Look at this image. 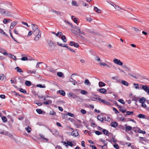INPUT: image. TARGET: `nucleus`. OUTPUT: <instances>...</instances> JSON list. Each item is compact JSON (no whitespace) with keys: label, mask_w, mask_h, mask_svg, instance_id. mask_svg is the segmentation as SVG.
I'll use <instances>...</instances> for the list:
<instances>
[{"label":"nucleus","mask_w":149,"mask_h":149,"mask_svg":"<svg viewBox=\"0 0 149 149\" xmlns=\"http://www.w3.org/2000/svg\"><path fill=\"white\" fill-rule=\"evenodd\" d=\"M90 147L92 148V149H97L96 147L94 145H90Z\"/></svg>","instance_id":"774afa93"},{"label":"nucleus","mask_w":149,"mask_h":149,"mask_svg":"<svg viewBox=\"0 0 149 149\" xmlns=\"http://www.w3.org/2000/svg\"><path fill=\"white\" fill-rule=\"evenodd\" d=\"M101 102L104 104H107V105H110V102H109L107 101H105L104 100L102 99L101 100Z\"/></svg>","instance_id":"473e14b6"},{"label":"nucleus","mask_w":149,"mask_h":149,"mask_svg":"<svg viewBox=\"0 0 149 149\" xmlns=\"http://www.w3.org/2000/svg\"><path fill=\"white\" fill-rule=\"evenodd\" d=\"M139 99V98L138 97H136L135 96H134L132 99V101H135L136 102Z\"/></svg>","instance_id":"8fccbe9b"},{"label":"nucleus","mask_w":149,"mask_h":149,"mask_svg":"<svg viewBox=\"0 0 149 149\" xmlns=\"http://www.w3.org/2000/svg\"><path fill=\"white\" fill-rule=\"evenodd\" d=\"M95 133L96 134L99 135L100 134H102V132L98 131H95Z\"/></svg>","instance_id":"680f3d73"},{"label":"nucleus","mask_w":149,"mask_h":149,"mask_svg":"<svg viewBox=\"0 0 149 149\" xmlns=\"http://www.w3.org/2000/svg\"><path fill=\"white\" fill-rule=\"evenodd\" d=\"M145 115L140 114L138 116V117L140 118H145Z\"/></svg>","instance_id":"ea45409f"},{"label":"nucleus","mask_w":149,"mask_h":149,"mask_svg":"<svg viewBox=\"0 0 149 149\" xmlns=\"http://www.w3.org/2000/svg\"><path fill=\"white\" fill-rule=\"evenodd\" d=\"M31 26L32 27L33 31L38 30V26L35 24H32Z\"/></svg>","instance_id":"4468645a"},{"label":"nucleus","mask_w":149,"mask_h":149,"mask_svg":"<svg viewBox=\"0 0 149 149\" xmlns=\"http://www.w3.org/2000/svg\"><path fill=\"white\" fill-rule=\"evenodd\" d=\"M72 5L73 6H78V5L77 4V3L75 1H72Z\"/></svg>","instance_id":"864d4df0"},{"label":"nucleus","mask_w":149,"mask_h":149,"mask_svg":"<svg viewBox=\"0 0 149 149\" xmlns=\"http://www.w3.org/2000/svg\"><path fill=\"white\" fill-rule=\"evenodd\" d=\"M0 134L5 135H8L9 134V132H4L3 131H2V130L0 129Z\"/></svg>","instance_id":"b1692460"},{"label":"nucleus","mask_w":149,"mask_h":149,"mask_svg":"<svg viewBox=\"0 0 149 149\" xmlns=\"http://www.w3.org/2000/svg\"><path fill=\"white\" fill-rule=\"evenodd\" d=\"M52 11L53 13H56L57 15H60L61 14V13L59 11H57L55 10H52Z\"/></svg>","instance_id":"13d9d810"},{"label":"nucleus","mask_w":149,"mask_h":149,"mask_svg":"<svg viewBox=\"0 0 149 149\" xmlns=\"http://www.w3.org/2000/svg\"><path fill=\"white\" fill-rule=\"evenodd\" d=\"M36 70H29L28 71V73L30 74H36Z\"/></svg>","instance_id":"37998d69"},{"label":"nucleus","mask_w":149,"mask_h":149,"mask_svg":"<svg viewBox=\"0 0 149 149\" xmlns=\"http://www.w3.org/2000/svg\"><path fill=\"white\" fill-rule=\"evenodd\" d=\"M94 10L97 13H101V10L99 9H98L97 7H95L94 8Z\"/></svg>","instance_id":"f3484780"},{"label":"nucleus","mask_w":149,"mask_h":149,"mask_svg":"<svg viewBox=\"0 0 149 149\" xmlns=\"http://www.w3.org/2000/svg\"><path fill=\"white\" fill-rule=\"evenodd\" d=\"M134 131V132H137L139 133H142L143 134H145L146 133L145 131H142V130H141L140 129L139 127H138L137 128V131L135 130Z\"/></svg>","instance_id":"0eeeda50"},{"label":"nucleus","mask_w":149,"mask_h":149,"mask_svg":"<svg viewBox=\"0 0 149 149\" xmlns=\"http://www.w3.org/2000/svg\"><path fill=\"white\" fill-rule=\"evenodd\" d=\"M84 84L85 85L90 86L91 84V83L89 82V80L88 79H86L84 81Z\"/></svg>","instance_id":"a211bd4d"},{"label":"nucleus","mask_w":149,"mask_h":149,"mask_svg":"<svg viewBox=\"0 0 149 149\" xmlns=\"http://www.w3.org/2000/svg\"><path fill=\"white\" fill-rule=\"evenodd\" d=\"M98 120L101 121L102 122L104 123V118L102 115H99L97 116Z\"/></svg>","instance_id":"1a4fd4ad"},{"label":"nucleus","mask_w":149,"mask_h":149,"mask_svg":"<svg viewBox=\"0 0 149 149\" xmlns=\"http://www.w3.org/2000/svg\"><path fill=\"white\" fill-rule=\"evenodd\" d=\"M112 79L114 80H115L118 82H120V80L118 79V77L117 76L113 77H112Z\"/></svg>","instance_id":"a878e982"},{"label":"nucleus","mask_w":149,"mask_h":149,"mask_svg":"<svg viewBox=\"0 0 149 149\" xmlns=\"http://www.w3.org/2000/svg\"><path fill=\"white\" fill-rule=\"evenodd\" d=\"M103 133L108 136H112V134L111 133L109 132V131L106 129H104L102 130Z\"/></svg>","instance_id":"f03ea898"},{"label":"nucleus","mask_w":149,"mask_h":149,"mask_svg":"<svg viewBox=\"0 0 149 149\" xmlns=\"http://www.w3.org/2000/svg\"><path fill=\"white\" fill-rule=\"evenodd\" d=\"M61 39L63 40L64 42H66V37L64 35H61Z\"/></svg>","instance_id":"5701e85b"},{"label":"nucleus","mask_w":149,"mask_h":149,"mask_svg":"<svg viewBox=\"0 0 149 149\" xmlns=\"http://www.w3.org/2000/svg\"><path fill=\"white\" fill-rule=\"evenodd\" d=\"M36 111L39 114H41L42 113V111L40 109H36Z\"/></svg>","instance_id":"c03bdc74"},{"label":"nucleus","mask_w":149,"mask_h":149,"mask_svg":"<svg viewBox=\"0 0 149 149\" xmlns=\"http://www.w3.org/2000/svg\"><path fill=\"white\" fill-rule=\"evenodd\" d=\"M57 45L60 46L62 47H65L67 48V47L68 45L67 44H61L59 43L58 42H57Z\"/></svg>","instance_id":"bb28decb"},{"label":"nucleus","mask_w":149,"mask_h":149,"mask_svg":"<svg viewBox=\"0 0 149 149\" xmlns=\"http://www.w3.org/2000/svg\"><path fill=\"white\" fill-rule=\"evenodd\" d=\"M14 33H15L18 35V36H21V35L19 34L18 33V31H17V30L16 29H15L14 30Z\"/></svg>","instance_id":"e2e57ef3"},{"label":"nucleus","mask_w":149,"mask_h":149,"mask_svg":"<svg viewBox=\"0 0 149 149\" xmlns=\"http://www.w3.org/2000/svg\"><path fill=\"white\" fill-rule=\"evenodd\" d=\"M41 33L40 32V33L36 35V36L34 39L35 40L38 41L39 40V38H41Z\"/></svg>","instance_id":"9d476101"},{"label":"nucleus","mask_w":149,"mask_h":149,"mask_svg":"<svg viewBox=\"0 0 149 149\" xmlns=\"http://www.w3.org/2000/svg\"><path fill=\"white\" fill-rule=\"evenodd\" d=\"M118 127L121 130H124L125 129V127L121 125H120L118 126Z\"/></svg>","instance_id":"3c124183"},{"label":"nucleus","mask_w":149,"mask_h":149,"mask_svg":"<svg viewBox=\"0 0 149 149\" xmlns=\"http://www.w3.org/2000/svg\"><path fill=\"white\" fill-rule=\"evenodd\" d=\"M142 88L149 95V86L146 85H142Z\"/></svg>","instance_id":"7ed1b4c3"},{"label":"nucleus","mask_w":149,"mask_h":149,"mask_svg":"<svg viewBox=\"0 0 149 149\" xmlns=\"http://www.w3.org/2000/svg\"><path fill=\"white\" fill-rule=\"evenodd\" d=\"M118 123L116 122H112L111 123L110 126L111 127L116 128L118 126Z\"/></svg>","instance_id":"f8f14e48"},{"label":"nucleus","mask_w":149,"mask_h":149,"mask_svg":"<svg viewBox=\"0 0 149 149\" xmlns=\"http://www.w3.org/2000/svg\"><path fill=\"white\" fill-rule=\"evenodd\" d=\"M67 48L70 50V51L72 52H73L74 53H75V50H73L72 49L71 47H70L68 46L67 47Z\"/></svg>","instance_id":"09e8293b"},{"label":"nucleus","mask_w":149,"mask_h":149,"mask_svg":"<svg viewBox=\"0 0 149 149\" xmlns=\"http://www.w3.org/2000/svg\"><path fill=\"white\" fill-rule=\"evenodd\" d=\"M57 75L60 77H62L63 75V74L61 72H58L57 73Z\"/></svg>","instance_id":"49530a36"},{"label":"nucleus","mask_w":149,"mask_h":149,"mask_svg":"<svg viewBox=\"0 0 149 149\" xmlns=\"http://www.w3.org/2000/svg\"><path fill=\"white\" fill-rule=\"evenodd\" d=\"M37 87H40V88H45L46 87V86L45 84L42 85L41 84H38L36 85Z\"/></svg>","instance_id":"c9c22d12"},{"label":"nucleus","mask_w":149,"mask_h":149,"mask_svg":"<svg viewBox=\"0 0 149 149\" xmlns=\"http://www.w3.org/2000/svg\"><path fill=\"white\" fill-rule=\"evenodd\" d=\"M71 135L73 136H74L75 137H76L78 135H79L77 130H75L72 131L71 133Z\"/></svg>","instance_id":"39448f33"},{"label":"nucleus","mask_w":149,"mask_h":149,"mask_svg":"<svg viewBox=\"0 0 149 149\" xmlns=\"http://www.w3.org/2000/svg\"><path fill=\"white\" fill-rule=\"evenodd\" d=\"M134 114V113L133 111H127L126 112V114L125 115V116H126V115H132Z\"/></svg>","instance_id":"e433bc0d"},{"label":"nucleus","mask_w":149,"mask_h":149,"mask_svg":"<svg viewBox=\"0 0 149 149\" xmlns=\"http://www.w3.org/2000/svg\"><path fill=\"white\" fill-rule=\"evenodd\" d=\"M121 82L125 86H128L129 85L128 83L125 80H122Z\"/></svg>","instance_id":"2f4dec72"},{"label":"nucleus","mask_w":149,"mask_h":149,"mask_svg":"<svg viewBox=\"0 0 149 149\" xmlns=\"http://www.w3.org/2000/svg\"><path fill=\"white\" fill-rule=\"evenodd\" d=\"M17 24V22L15 21H13L11 23V25L14 27Z\"/></svg>","instance_id":"603ef678"},{"label":"nucleus","mask_w":149,"mask_h":149,"mask_svg":"<svg viewBox=\"0 0 149 149\" xmlns=\"http://www.w3.org/2000/svg\"><path fill=\"white\" fill-rule=\"evenodd\" d=\"M73 46L76 48H78L79 47V45L78 43L74 42Z\"/></svg>","instance_id":"0e129e2a"},{"label":"nucleus","mask_w":149,"mask_h":149,"mask_svg":"<svg viewBox=\"0 0 149 149\" xmlns=\"http://www.w3.org/2000/svg\"><path fill=\"white\" fill-rule=\"evenodd\" d=\"M81 93L82 94L85 95L87 94V92L85 90H82L81 91Z\"/></svg>","instance_id":"69168bd1"},{"label":"nucleus","mask_w":149,"mask_h":149,"mask_svg":"<svg viewBox=\"0 0 149 149\" xmlns=\"http://www.w3.org/2000/svg\"><path fill=\"white\" fill-rule=\"evenodd\" d=\"M15 69L17 70V71L18 72H22L23 71L21 70L20 68L19 67H17L15 68Z\"/></svg>","instance_id":"f704fd0d"},{"label":"nucleus","mask_w":149,"mask_h":149,"mask_svg":"<svg viewBox=\"0 0 149 149\" xmlns=\"http://www.w3.org/2000/svg\"><path fill=\"white\" fill-rule=\"evenodd\" d=\"M49 114L52 115H56V113L53 110L50 111L49 113Z\"/></svg>","instance_id":"5fc2aeb1"},{"label":"nucleus","mask_w":149,"mask_h":149,"mask_svg":"<svg viewBox=\"0 0 149 149\" xmlns=\"http://www.w3.org/2000/svg\"><path fill=\"white\" fill-rule=\"evenodd\" d=\"M115 6H114V8H115L117 10H124L125 11H126L129 13V12L127 10H125L123 8H120L119 6L118 5H116L115 4H114Z\"/></svg>","instance_id":"9b49d317"},{"label":"nucleus","mask_w":149,"mask_h":149,"mask_svg":"<svg viewBox=\"0 0 149 149\" xmlns=\"http://www.w3.org/2000/svg\"><path fill=\"white\" fill-rule=\"evenodd\" d=\"M58 93L63 96H65V91L63 90H59L58 91Z\"/></svg>","instance_id":"c756f323"},{"label":"nucleus","mask_w":149,"mask_h":149,"mask_svg":"<svg viewBox=\"0 0 149 149\" xmlns=\"http://www.w3.org/2000/svg\"><path fill=\"white\" fill-rule=\"evenodd\" d=\"M31 84V81H26L25 82V84L27 86H30Z\"/></svg>","instance_id":"4c0bfd02"},{"label":"nucleus","mask_w":149,"mask_h":149,"mask_svg":"<svg viewBox=\"0 0 149 149\" xmlns=\"http://www.w3.org/2000/svg\"><path fill=\"white\" fill-rule=\"evenodd\" d=\"M73 143H75V145H74L72 143V142L69 141H67V143L68 144V146L69 145L71 147H73L74 146H75L76 145V143H75L74 142V141L73 142Z\"/></svg>","instance_id":"2eb2a0df"},{"label":"nucleus","mask_w":149,"mask_h":149,"mask_svg":"<svg viewBox=\"0 0 149 149\" xmlns=\"http://www.w3.org/2000/svg\"><path fill=\"white\" fill-rule=\"evenodd\" d=\"M5 10L3 8H0V13L3 15L5 13Z\"/></svg>","instance_id":"7c9ffc66"},{"label":"nucleus","mask_w":149,"mask_h":149,"mask_svg":"<svg viewBox=\"0 0 149 149\" xmlns=\"http://www.w3.org/2000/svg\"><path fill=\"white\" fill-rule=\"evenodd\" d=\"M18 79L19 80V82L21 84H23L24 82V79L21 77H18Z\"/></svg>","instance_id":"dca6fc26"},{"label":"nucleus","mask_w":149,"mask_h":149,"mask_svg":"<svg viewBox=\"0 0 149 149\" xmlns=\"http://www.w3.org/2000/svg\"><path fill=\"white\" fill-rule=\"evenodd\" d=\"M114 147L116 149H119V146L118 144L117 143H115L113 145Z\"/></svg>","instance_id":"6e6d98bb"},{"label":"nucleus","mask_w":149,"mask_h":149,"mask_svg":"<svg viewBox=\"0 0 149 149\" xmlns=\"http://www.w3.org/2000/svg\"><path fill=\"white\" fill-rule=\"evenodd\" d=\"M113 62L115 63L120 65L121 66L123 65V63L120 60L116 58H115L113 59Z\"/></svg>","instance_id":"20e7f679"},{"label":"nucleus","mask_w":149,"mask_h":149,"mask_svg":"<svg viewBox=\"0 0 149 149\" xmlns=\"http://www.w3.org/2000/svg\"><path fill=\"white\" fill-rule=\"evenodd\" d=\"M54 132L53 134L56 136H57L58 135V134H59V133H58V131L55 129H54Z\"/></svg>","instance_id":"4be33fe9"},{"label":"nucleus","mask_w":149,"mask_h":149,"mask_svg":"<svg viewBox=\"0 0 149 149\" xmlns=\"http://www.w3.org/2000/svg\"><path fill=\"white\" fill-rule=\"evenodd\" d=\"M25 130L28 133H30L31 131V127L29 126H28L25 128Z\"/></svg>","instance_id":"412c9836"},{"label":"nucleus","mask_w":149,"mask_h":149,"mask_svg":"<svg viewBox=\"0 0 149 149\" xmlns=\"http://www.w3.org/2000/svg\"><path fill=\"white\" fill-rule=\"evenodd\" d=\"M132 128L131 127L127 126H126L125 128V132H127V131H129L131 130H132Z\"/></svg>","instance_id":"6ab92c4d"},{"label":"nucleus","mask_w":149,"mask_h":149,"mask_svg":"<svg viewBox=\"0 0 149 149\" xmlns=\"http://www.w3.org/2000/svg\"><path fill=\"white\" fill-rule=\"evenodd\" d=\"M51 33L52 34L55 35L59 37H60V36H61L63 34V33L61 32L60 31H58L57 33H56L54 31H52Z\"/></svg>","instance_id":"6e6552de"},{"label":"nucleus","mask_w":149,"mask_h":149,"mask_svg":"<svg viewBox=\"0 0 149 149\" xmlns=\"http://www.w3.org/2000/svg\"><path fill=\"white\" fill-rule=\"evenodd\" d=\"M69 80L70 81L73 83V84L74 85H75V83H77V82L75 80H74L72 78H71L69 79Z\"/></svg>","instance_id":"79ce46f5"},{"label":"nucleus","mask_w":149,"mask_h":149,"mask_svg":"<svg viewBox=\"0 0 149 149\" xmlns=\"http://www.w3.org/2000/svg\"><path fill=\"white\" fill-rule=\"evenodd\" d=\"M2 119L4 123L6 122L7 120V118L5 116H3L2 117Z\"/></svg>","instance_id":"a18cd8bd"},{"label":"nucleus","mask_w":149,"mask_h":149,"mask_svg":"<svg viewBox=\"0 0 149 149\" xmlns=\"http://www.w3.org/2000/svg\"><path fill=\"white\" fill-rule=\"evenodd\" d=\"M118 101L119 102L123 104H125V102L122 99H119Z\"/></svg>","instance_id":"bf43d9fd"},{"label":"nucleus","mask_w":149,"mask_h":149,"mask_svg":"<svg viewBox=\"0 0 149 149\" xmlns=\"http://www.w3.org/2000/svg\"><path fill=\"white\" fill-rule=\"evenodd\" d=\"M19 91L20 92L24 93H26V91L25 90L22 88H19Z\"/></svg>","instance_id":"de8ad7c7"},{"label":"nucleus","mask_w":149,"mask_h":149,"mask_svg":"<svg viewBox=\"0 0 149 149\" xmlns=\"http://www.w3.org/2000/svg\"><path fill=\"white\" fill-rule=\"evenodd\" d=\"M145 101H146L145 98L144 97H143L139 99V102L140 103H144V102Z\"/></svg>","instance_id":"aec40b11"},{"label":"nucleus","mask_w":149,"mask_h":149,"mask_svg":"<svg viewBox=\"0 0 149 149\" xmlns=\"http://www.w3.org/2000/svg\"><path fill=\"white\" fill-rule=\"evenodd\" d=\"M76 31H77V32H78L79 34L83 35H85V33L83 31H81L80 28L78 29V30H77Z\"/></svg>","instance_id":"393cba45"},{"label":"nucleus","mask_w":149,"mask_h":149,"mask_svg":"<svg viewBox=\"0 0 149 149\" xmlns=\"http://www.w3.org/2000/svg\"><path fill=\"white\" fill-rule=\"evenodd\" d=\"M47 43L49 45V46L50 47H52V46H55L56 44L55 43L53 42L51 40H49L47 41Z\"/></svg>","instance_id":"ddd939ff"},{"label":"nucleus","mask_w":149,"mask_h":149,"mask_svg":"<svg viewBox=\"0 0 149 149\" xmlns=\"http://www.w3.org/2000/svg\"><path fill=\"white\" fill-rule=\"evenodd\" d=\"M134 86H135V88L136 89H139V86H138V84L136 83H134L133 84Z\"/></svg>","instance_id":"052dcab7"},{"label":"nucleus","mask_w":149,"mask_h":149,"mask_svg":"<svg viewBox=\"0 0 149 149\" xmlns=\"http://www.w3.org/2000/svg\"><path fill=\"white\" fill-rule=\"evenodd\" d=\"M11 13L9 11H6L5 13L4 14L8 16H11L12 15Z\"/></svg>","instance_id":"cd10ccee"},{"label":"nucleus","mask_w":149,"mask_h":149,"mask_svg":"<svg viewBox=\"0 0 149 149\" xmlns=\"http://www.w3.org/2000/svg\"><path fill=\"white\" fill-rule=\"evenodd\" d=\"M97 146L99 148H101V149H105V146L104 145L102 146L101 145H98Z\"/></svg>","instance_id":"4d7b16f0"},{"label":"nucleus","mask_w":149,"mask_h":149,"mask_svg":"<svg viewBox=\"0 0 149 149\" xmlns=\"http://www.w3.org/2000/svg\"><path fill=\"white\" fill-rule=\"evenodd\" d=\"M106 84L102 81H100L99 83V86L100 87H102L105 86Z\"/></svg>","instance_id":"c85d7f7f"},{"label":"nucleus","mask_w":149,"mask_h":149,"mask_svg":"<svg viewBox=\"0 0 149 149\" xmlns=\"http://www.w3.org/2000/svg\"><path fill=\"white\" fill-rule=\"evenodd\" d=\"M52 101L51 100H48V101H46L44 102V104L47 105H49V104H51L52 103Z\"/></svg>","instance_id":"58836bf2"},{"label":"nucleus","mask_w":149,"mask_h":149,"mask_svg":"<svg viewBox=\"0 0 149 149\" xmlns=\"http://www.w3.org/2000/svg\"><path fill=\"white\" fill-rule=\"evenodd\" d=\"M97 91H98L100 93L103 94H105V93L107 92V90L104 88L99 89L98 90H97Z\"/></svg>","instance_id":"423d86ee"},{"label":"nucleus","mask_w":149,"mask_h":149,"mask_svg":"<svg viewBox=\"0 0 149 149\" xmlns=\"http://www.w3.org/2000/svg\"><path fill=\"white\" fill-rule=\"evenodd\" d=\"M129 75L133 78L135 79H137V77L136 76V74L134 73H130L129 74Z\"/></svg>","instance_id":"a19ab883"},{"label":"nucleus","mask_w":149,"mask_h":149,"mask_svg":"<svg viewBox=\"0 0 149 149\" xmlns=\"http://www.w3.org/2000/svg\"><path fill=\"white\" fill-rule=\"evenodd\" d=\"M68 97L72 98L78 101H81V99L79 97L77 96L75 94L73 93L72 92L69 93L68 94Z\"/></svg>","instance_id":"f257e3e1"},{"label":"nucleus","mask_w":149,"mask_h":149,"mask_svg":"<svg viewBox=\"0 0 149 149\" xmlns=\"http://www.w3.org/2000/svg\"><path fill=\"white\" fill-rule=\"evenodd\" d=\"M21 59L22 61H25L28 60V58L26 57H23L21 58Z\"/></svg>","instance_id":"338daca9"},{"label":"nucleus","mask_w":149,"mask_h":149,"mask_svg":"<svg viewBox=\"0 0 149 149\" xmlns=\"http://www.w3.org/2000/svg\"><path fill=\"white\" fill-rule=\"evenodd\" d=\"M33 31V34L34 35H36V34L40 33V32H41V31H40L39 29H38V30Z\"/></svg>","instance_id":"72a5a7b5"}]
</instances>
